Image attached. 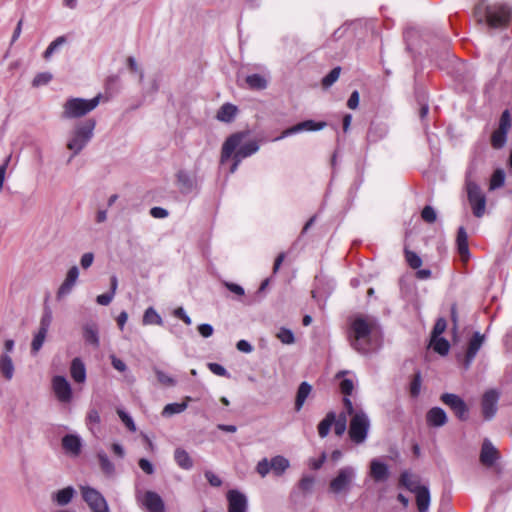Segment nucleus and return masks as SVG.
Returning a JSON list of instances; mask_svg holds the SVG:
<instances>
[{"label": "nucleus", "mask_w": 512, "mask_h": 512, "mask_svg": "<svg viewBox=\"0 0 512 512\" xmlns=\"http://www.w3.org/2000/svg\"><path fill=\"white\" fill-rule=\"evenodd\" d=\"M348 337L352 348L361 354L377 351L382 342L377 320L368 315H356L351 320Z\"/></svg>", "instance_id": "f257e3e1"}, {"label": "nucleus", "mask_w": 512, "mask_h": 512, "mask_svg": "<svg viewBox=\"0 0 512 512\" xmlns=\"http://www.w3.org/2000/svg\"><path fill=\"white\" fill-rule=\"evenodd\" d=\"M343 405L350 417L348 429L350 440L355 444L364 443L371 426L368 415L362 408L354 406L349 398H343Z\"/></svg>", "instance_id": "f03ea898"}, {"label": "nucleus", "mask_w": 512, "mask_h": 512, "mask_svg": "<svg viewBox=\"0 0 512 512\" xmlns=\"http://www.w3.org/2000/svg\"><path fill=\"white\" fill-rule=\"evenodd\" d=\"M246 133L238 132L229 136L223 143L221 150V163H225L231 158L233 154L237 155L238 158L244 159L256 153L259 149V145L256 141H249L242 144Z\"/></svg>", "instance_id": "7ed1b4c3"}, {"label": "nucleus", "mask_w": 512, "mask_h": 512, "mask_svg": "<svg viewBox=\"0 0 512 512\" xmlns=\"http://www.w3.org/2000/svg\"><path fill=\"white\" fill-rule=\"evenodd\" d=\"M95 126L96 121L94 119L78 122L74 126L67 141V149L71 150L73 155L79 154L90 142L94 135Z\"/></svg>", "instance_id": "20e7f679"}, {"label": "nucleus", "mask_w": 512, "mask_h": 512, "mask_svg": "<svg viewBox=\"0 0 512 512\" xmlns=\"http://www.w3.org/2000/svg\"><path fill=\"white\" fill-rule=\"evenodd\" d=\"M101 94L92 99L69 98L63 105L62 118L75 119L87 115L93 111L100 103Z\"/></svg>", "instance_id": "39448f33"}, {"label": "nucleus", "mask_w": 512, "mask_h": 512, "mask_svg": "<svg viewBox=\"0 0 512 512\" xmlns=\"http://www.w3.org/2000/svg\"><path fill=\"white\" fill-rule=\"evenodd\" d=\"M472 173V166H470L466 173L465 186L467 190L468 201L469 204L471 205L473 215L477 218H480L485 214L486 196L482 192L479 185L476 184L471 179Z\"/></svg>", "instance_id": "423d86ee"}, {"label": "nucleus", "mask_w": 512, "mask_h": 512, "mask_svg": "<svg viewBox=\"0 0 512 512\" xmlns=\"http://www.w3.org/2000/svg\"><path fill=\"white\" fill-rule=\"evenodd\" d=\"M356 479V470L352 466H344L340 468L329 482V490L333 494L347 495L353 487Z\"/></svg>", "instance_id": "0eeeda50"}, {"label": "nucleus", "mask_w": 512, "mask_h": 512, "mask_svg": "<svg viewBox=\"0 0 512 512\" xmlns=\"http://www.w3.org/2000/svg\"><path fill=\"white\" fill-rule=\"evenodd\" d=\"M511 17V9L505 4H494L486 7V21L492 28L505 27Z\"/></svg>", "instance_id": "6e6552de"}, {"label": "nucleus", "mask_w": 512, "mask_h": 512, "mask_svg": "<svg viewBox=\"0 0 512 512\" xmlns=\"http://www.w3.org/2000/svg\"><path fill=\"white\" fill-rule=\"evenodd\" d=\"M52 391L56 399L62 404H69L73 399V390L70 382L61 375H56L51 380Z\"/></svg>", "instance_id": "1a4fd4ad"}, {"label": "nucleus", "mask_w": 512, "mask_h": 512, "mask_svg": "<svg viewBox=\"0 0 512 512\" xmlns=\"http://www.w3.org/2000/svg\"><path fill=\"white\" fill-rule=\"evenodd\" d=\"M511 127V116L508 110H505L500 119L499 125L491 135V146L494 149H501L507 141V133Z\"/></svg>", "instance_id": "9d476101"}, {"label": "nucleus", "mask_w": 512, "mask_h": 512, "mask_svg": "<svg viewBox=\"0 0 512 512\" xmlns=\"http://www.w3.org/2000/svg\"><path fill=\"white\" fill-rule=\"evenodd\" d=\"M440 400L451 409L459 420H467L469 409L465 401L460 396L452 393H444L441 395Z\"/></svg>", "instance_id": "9b49d317"}, {"label": "nucleus", "mask_w": 512, "mask_h": 512, "mask_svg": "<svg viewBox=\"0 0 512 512\" xmlns=\"http://www.w3.org/2000/svg\"><path fill=\"white\" fill-rule=\"evenodd\" d=\"M81 492L84 501L93 512H109L106 500L97 490L83 486Z\"/></svg>", "instance_id": "f8f14e48"}, {"label": "nucleus", "mask_w": 512, "mask_h": 512, "mask_svg": "<svg viewBox=\"0 0 512 512\" xmlns=\"http://www.w3.org/2000/svg\"><path fill=\"white\" fill-rule=\"evenodd\" d=\"M498 399L499 394L496 390H489L483 395L481 408L485 419L489 420L496 414Z\"/></svg>", "instance_id": "ddd939ff"}, {"label": "nucleus", "mask_w": 512, "mask_h": 512, "mask_svg": "<svg viewBox=\"0 0 512 512\" xmlns=\"http://www.w3.org/2000/svg\"><path fill=\"white\" fill-rule=\"evenodd\" d=\"M228 512H247L248 502L246 496L237 491L230 490L227 493Z\"/></svg>", "instance_id": "4468645a"}, {"label": "nucleus", "mask_w": 512, "mask_h": 512, "mask_svg": "<svg viewBox=\"0 0 512 512\" xmlns=\"http://www.w3.org/2000/svg\"><path fill=\"white\" fill-rule=\"evenodd\" d=\"M499 457V451L495 448L490 440L485 439L481 447L480 462L486 467H491L499 459Z\"/></svg>", "instance_id": "2eb2a0df"}, {"label": "nucleus", "mask_w": 512, "mask_h": 512, "mask_svg": "<svg viewBox=\"0 0 512 512\" xmlns=\"http://www.w3.org/2000/svg\"><path fill=\"white\" fill-rule=\"evenodd\" d=\"M78 276H79V270L76 266H73L68 270L65 280L63 281V283L61 284V286L59 287V289L57 291V294H56L57 299L60 300V299L64 298L65 296H67L68 294H70L74 285L77 282Z\"/></svg>", "instance_id": "dca6fc26"}, {"label": "nucleus", "mask_w": 512, "mask_h": 512, "mask_svg": "<svg viewBox=\"0 0 512 512\" xmlns=\"http://www.w3.org/2000/svg\"><path fill=\"white\" fill-rule=\"evenodd\" d=\"M484 340V335H481L479 332L474 333V335L469 341L468 348L466 351L464 360L465 368H468L471 365L472 361L474 360L475 356L477 355L478 351L483 345Z\"/></svg>", "instance_id": "f3484780"}, {"label": "nucleus", "mask_w": 512, "mask_h": 512, "mask_svg": "<svg viewBox=\"0 0 512 512\" xmlns=\"http://www.w3.org/2000/svg\"><path fill=\"white\" fill-rule=\"evenodd\" d=\"M62 447L67 454L77 457L82 450V440L78 435L67 434L62 438Z\"/></svg>", "instance_id": "a211bd4d"}, {"label": "nucleus", "mask_w": 512, "mask_h": 512, "mask_svg": "<svg viewBox=\"0 0 512 512\" xmlns=\"http://www.w3.org/2000/svg\"><path fill=\"white\" fill-rule=\"evenodd\" d=\"M326 126L325 122H314L313 120H306L301 123H298L288 129H286L283 133L281 138L287 137L289 135L299 133L301 131H316L321 130ZM280 139V137L278 138Z\"/></svg>", "instance_id": "6ab92c4d"}, {"label": "nucleus", "mask_w": 512, "mask_h": 512, "mask_svg": "<svg viewBox=\"0 0 512 512\" xmlns=\"http://www.w3.org/2000/svg\"><path fill=\"white\" fill-rule=\"evenodd\" d=\"M141 502L148 512H164V502L162 498L153 491L145 492Z\"/></svg>", "instance_id": "aec40b11"}, {"label": "nucleus", "mask_w": 512, "mask_h": 512, "mask_svg": "<svg viewBox=\"0 0 512 512\" xmlns=\"http://www.w3.org/2000/svg\"><path fill=\"white\" fill-rule=\"evenodd\" d=\"M70 376L77 384H84L87 378L86 366L83 360L75 357L70 363Z\"/></svg>", "instance_id": "412c9836"}, {"label": "nucleus", "mask_w": 512, "mask_h": 512, "mask_svg": "<svg viewBox=\"0 0 512 512\" xmlns=\"http://www.w3.org/2000/svg\"><path fill=\"white\" fill-rule=\"evenodd\" d=\"M448 421L446 412L440 407H433L426 413V422L431 427H442Z\"/></svg>", "instance_id": "4be33fe9"}, {"label": "nucleus", "mask_w": 512, "mask_h": 512, "mask_svg": "<svg viewBox=\"0 0 512 512\" xmlns=\"http://www.w3.org/2000/svg\"><path fill=\"white\" fill-rule=\"evenodd\" d=\"M399 485L405 487L407 490H409L412 493L417 492L421 488H424L425 486L420 484V479L418 476L408 472L404 471L400 475L399 479Z\"/></svg>", "instance_id": "5701e85b"}, {"label": "nucleus", "mask_w": 512, "mask_h": 512, "mask_svg": "<svg viewBox=\"0 0 512 512\" xmlns=\"http://www.w3.org/2000/svg\"><path fill=\"white\" fill-rule=\"evenodd\" d=\"M370 476L376 481H384L389 476L388 467L378 459H373L370 462Z\"/></svg>", "instance_id": "b1692460"}, {"label": "nucleus", "mask_w": 512, "mask_h": 512, "mask_svg": "<svg viewBox=\"0 0 512 512\" xmlns=\"http://www.w3.org/2000/svg\"><path fill=\"white\" fill-rule=\"evenodd\" d=\"M269 77L265 74H251L246 76L245 83L251 90H264L268 86Z\"/></svg>", "instance_id": "393cba45"}, {"label": "nucleus", "mask_w": 512, "mask_h": 512, "mask_svg": "<svg viewBox=\"0 0 512 512\" xmlns=\"http://www.w3.org/2000/svg\"><path fill=\"white\" fill-rule=\"evenodd\" d=\"M457 249L463 261H466L469 258V248H468V235L464 227H460L457 232Z\"/></svg>", "instance_id": "a878e982"}, {"label": "nucleus", "mask_w": 512, "mask_h": 512, "mask_svg": "<svg viewBox=\"0 0 512 512\" xmlns=\"http://www.w3.org/2000/svg\"><path fill=\"white\" fill-rule=\"evenodd\" d=\"M14 363L12 358L7 353H2L0 356V373L6 380H11L14 376Z\"/></svg>", "instance_id": "bb28decb"}, {"label": "nucleus", "mask_w": 512, "mask_h": 512, "mask_svg": "<svg viewBox=\"0 0 512 512\" xmlns=\"http://www.w3.org/2000/svg\"><path fill=\"white\" fill-rule=\"evenodd\" d=\"M83 338L87 344L95 348L99 347V332L96 324H86L83 327Z\"/></svg>", "instance_id": "cd10ccee"}, {"label": "nucleus", "mask_w": 512, "mask_h": 512, "mask_svg": "<svg viewBox=\"0 0 512 512\" xmlns=\"http://www.w3.org/2000/svg\"><path fill=\"white\" fill-rule=\"evenodd\" d=\"M419 512H427L430 506V492L427 486L414 493Z\"/></svg>", "instance_id": "c85d7f7f"}, {"label": "nucleus", "mask_w": 512, "mask_h": 512, "mask_svg": "<svg viewBox=\"0 0 512 512\" xmlns=\"http://www.w3.org/2000/svg\"><path fill=\"white\" fill-rule=\"evenodd\" d=\"M75 494V490L73 487L68 486L61 490H58L56 493L52 495L53 501H55L60 506H65L71 502Z\"/></svg>", "instance_id": "c756f323"}, {"label": "nucleus", "mask_w": 512, "mask_h": 512, "mask_svg": "<svg viewBox=\"0 0 512 512\" xmlns=\"http://www.w3.org/2000/svg\"><path fill=\"white\" fill-rule=\"evenodd\" d=\"M237 110L238 109L235 105L226 103L220 107V109L217 112L216 118L221 122L229 123L235 118Z\"/></svg>", "instance_id": "7c9ffc66"}, {"label": "nucleus", "mask_w": 512, "mask_h": 512, "mask_svg": "<svg viewBox=\"0 0 512 512\" xmlns=\"http://www.w3.org/2000/svg\"><path fill=\"white\" fill-rule=\"evenodd\" d=\"M174 459L177 465L185 470H190L193 467V460L188 452L182 448H177L174 452Z\"/></svg>", "instance_id": "2f4dec72"}, {"label": "nucleus", "mask_w": 512, "mask_h": 512, "mask_svg": "<svg viewBox=\"0 0 512 512\" xmlns=\"http://www.w3.org/2000/svg\"><path fill=\"white\" fill-rule=\"evenodd\" d=\"M191 400H192L191 397L186 396L182 403H170V404H167L164 407L163 411H162V415L165 416V417H169V416H172L174 414L182 413L183 411L186 410V408L188 406V402L191 401Z\"/></svg>", "instance_id": "473e14b6"}, {"label": "nucleus", "mask_w": 512, "mask_h": 512, "mask_svg": "<svg viewBox=\"0 0 512 512\" xmlns=\"http://www.w3.org/2000/svg\"><path fill=\"white\" fill-rule=\"evenodd\" d=\"M312 387L307 382H302L298 388L296 400H295V410L300 411L309 396Z\"/></svg>", "instance_id": "72a5a7b5"}, {"label": "nucleus", "mask_w": 512, "mask_h": 512, "mask_svg": "<svg viewBox=\"0 0 512 512\" xmlns=\"http://www.w3.org/2000/svg\"><path fill=\"white\" fill-rule=\"evenodd\" d=\"M97 459L99 462L100 469L104 474H106L108 476H111L114 474L115 466L110 461L107 454L103 450H100L97 452Z\"/></svg>", "instance_id": "f704fd0d"}, {"label": "nucleus", "mask_w": 512, "mask_h": 512, "mask_svg": "<svg viewBox=\"0 0 512 512\" xmlns=\"http://www.w3.org/2000/svg\"><path fill=\"white\" fill-rule=\"evenodd\" d=\"M335 422V413L329 412L326 414L323 420L320 421L318 424V434L321 438L326 437L329 434V431L331 427L333 426V423Z\"/></svg>", "instance_id": "c9c22d12"}, {"label": "nucleus", "mask_w": 512, "mask_h": 512, "mask_svg": "<svg viewBox=\"0 0 512 512\" xmlns=\"http://www.w3.org/2000/svg\"><path fill=\"white\" fill-rule=\"evenodd\" d=\"M271 470L277 476L282 475L289 467V461L283 456H275L270 460Z\"/></svg>", "instance_id": "e433bc0d"}, {"label": "nucleus", "mask_w": 512, "mask_h": 512, "mask_svg": "<svg viewBox=\"0 0 512 512\" xmlns=\"http://www.w3.org/2000/svg\"><path fill=\"white\" fill-rule=\"evenodd\" d=\"M347 416L346 410L338 417L335 415V422L333 423L334 432L337 436H342L347 429Z\"/></svg>", "instance_id": "4c0bfd02"}, {"label": "nucleus", "mask_w": 512, "mask_h": 512, "mask_svg": "<svg viewBox=\"0 0 512 512\" xmlns=\"http://www.w3.org/2000/svg\"><path fill=\"white\" fill-rule=\"evenodd\" d=\"M48 331L38 329V332L34 335V338L31 343V353L37 354L39 350L42 348L44 341L46 339Z\"/></svg>", "instance_id": "58836bf2"}, {"label": "nucleus", "mask_w": 512, "mask_h": 512, "mask_svg": "<svg viewBox=\"0 0 512 512\" xmlns=\"http://www.w3.org/2000/svg\"><path fill=\"white\" fill-rule=\"evenodd\" d=\"M163 321L160 315L155 311L154 308L149 307L146 309L144 316H143V324L145 325H162Z\"/></svg>", "instance_id": "ea45409f"}, {"label": "nucleus", "mask_w": 512, "mask_h": 512, "mask_svg": "<svg viewBox=\"0 0 512 512\" xmlns=\"http://www.w3.org/2000/svg\"><path fill=\"white\" fill-rule=\"evenodd\" d=\"M431 345L441 355H446L450 348L449 342L442 337H432Z\"/></svg>", "instance_id": "a19ab883"}, {"label": "nucleus", "mask_w": 512, "mask_h": 512, "mask_svg": "<svg viewBox=\"0 0 512 512\" xmlns=\"http://www.w3.org/2000/svg\"><path fill=\"white\" fill-rule=\"evenodd\" d=\"M405 260L412 269H418L422 265L421 257L415 252L405 249L404 250Z\"/></svg>", "instance_id": "79ce46f5"}, {"label": "nucleus", "mask_w": 512, "mask_h": 512, "mask_svg": "<svg viewBox=\"0 0 512 512\" xmlns=\"http://www.w3.org/2000/svg\"><path fill=\"white\" fill-rule=\"evenodd\" d=\"M66 41L67 39L65 36H59L52 41L43 53L44 59L48 60L61 45L66 43Z\"/></svg>", "instance_id": "37998d69"}, {"label": "nucleus", "mask_w": 512, "mask_h": 512, "mask_svg": "<svg viewBox=\"0 0 512 512\" xmlns=\"http://www.w3.org/2000/svg\"><path fill=\"white\" fill-rule=\"evenodd\" d=\"M504 181H505L504 171L501 169H497L496 171H494V173L491 176L489 189L495 190L497 188H500L501 186H503Z\"/></svg>", "instance_id": "c03bdc74"}, {"label": "nucleus", "mask_w": 512, "mask_h": 512, "mask_svg": "<svg viewBox=\"0 0 512 512\" xmlns=\"http://www.w3.org/2000/svg\"><path fill=\"white\" fill-rule=\"evenodd\" d=\"M88 428L94 432V426L100 423V415L96 409H90L86 417Z\"/></svg>", "instance_id": "a18cd8bd"}, {"label": "nucleus", "mask_w": 512, "mask_h": 512, "mask_svg": "<svg viewBox=\"0 0 512 512\" xmlns=\"http://www.w3.org/2000/svg\"><path fill=\"white\" fill-rule=\"evenodd\" d=\"M154 372H155V375L157 377V380L162 384V385H165V386H174L176 384V381L173 377L169 376L168 374H166L165 372L159 370V369H154Z\"/></svg>", "instance_id": "49530a36"}, {"label": "nucleus", "mask_w": 512, "mask_h": 512, "mask_svg": "<svg viewBox=\"0 0 512 512\" xmlns=\"http://www.w3.org/2000/svg\"><path fill=\"white\" fill-rule=\"evenodd\" d=\"M276 336L283 344H292L295 340L292 331L286 328H281Z\"/></svg>", "instance_id": "de8ad7c7"}, {"label": "nucleus", "mask_w": 512, "mask_h": 512, "mask_svg": "<svg viewBox=\"0 0 512 512\" xmlns=\"http://www.w3.org/2000/svg\"><path fill=\"white\" fill-rule=\"evenodd\" d=\"M339 75H340V68L339 67H336L334 69H332L328 75H326L323 79H322V85L324 87H329L331 86L334 82H336L339 78Z\"/></svg>", "instance_id": "09e8293b"}, {"label": "nucleus", "mask_w": 512, "mask_h": 512, "mask_svg": "<svg viewBox=\"0 0 512 512\" xmlns=\"http://www.w3.org/2000/svg\"><path fill=\"white\" fill-rule=\"evenodd\" d=\"M117 414H118L119 418L121 419V421L125 424V426L130 431H132V432L136 431L135 423H134L132 417L128 413H126L125 411H123L121 409H118Z\"/></svg>", "instance_id": "8fccbe9b"}, {"label": "nucleus", "mask_w": 512, "mask_h": 512, "mask_svg": "<svg viewBox=\"0 0 512 512\" xmlns=\"http://www.w3.org/2000/svg\"><path fill=\"white\" fill-rule=\"evenodd\" d=\"M177 181L185 189H191L193 186L190 175L185 171H179L177 173Z\"/></svg>", "instance_id": "3c124183"}, {"label": "nucleus", "mask_w": 512, "mask_h": 512, "mask_svg": "<svg viewBox=\"0 0 512 512\" xmlns=\"http://www.w3.org/2000/svg\"><path fill=\"white\" fill-rule=\"evenodd\" d=\"M422 219L427 223H433L436 221L437 214L433 207L425 206L421 212Z\"/></svg>", "instance_id": "603ef678"}, {"label": "nucleus", "mask_w": 512, "mask_h": 512, "mask_svg": "<svg viewBox=\"0 0 512 512\" xmlns=\"http://www.w3.org/2000/svg\"><path fill=\"white\" fill-rule=\"evenodd\" d=\"M51 79H52V75L50 73H48V72L39 73L34 77L32 84L34 87L46 85L51 81Z\"/></svg>", "instance_id": "864d4df0"}, {"label": "nucleus", "mask_w": 512, "mask_h": 512, "mask_svg": "<svg viewBox=\"0 0 512 512\" xmlns=\"http://www.w3.org/2000/svg\"><path fill=\"white\" fill-rule=\"evenodd\" d=\"M421 388V375L420 373H416L410 383V394L413 397L418 396Z\"/></svg>", "instance_id": "5fc2aeb1"}, {"label": "nucleus", "mask_w": 512, "mask_h": 512, "mask_svg": "<svg viewBox=\"0 0 512 512\" xmlns=\"http://www.w3.org/2000/svg\"><path fill=\"white\" fill-rule=\"evenodd\" d=\"M256 471L262 477H265L270 471H272L270 461L267 458H264L261 461H259L256 466Z\"/></svg>", "instance_id": "6e6d98bb"}, {"label": "nucleus", "mask_w": 512, "mask_h": 512, "mask_svg": "<svg viewBox=\"0 0 512 512\" xmlns=\"http://www.w3.org/2000/svg\"><path fill=\"white\" fill-rule=\"evenodd\" d=\"M339 386L341 392L345 395L346 398H348L347 396H349L354 389L353 380L348 378L342 379Z\"/></svg>", "instance_id": "4d7b16f0"}, {"label": "nucleus", "mask_w": 512, "mask_h": 512, "mask_svg": "<svg viewBox=\"0 0 512 512\" xmlns=\"http://www.w3.org/2000/svg\"><path fill=\"white\" fill-rule=\"evenodd\" d=\"M208 368L213 374L217 376L229 377L227 370L218 363H208Z\"/></svg>", "instance_id": "13d9d810"}, {"label": "nucleus", "mask_w": 512, "mask_h": 512, "mask_svg": "<svg viewBox=\"0 0 512 512\" xmlns=\"http://www.w3.org/2000/svg\"><path fill=\"white\" fill-rule=\"evenodd\" d=\"M446 326V320L443 318H439L434 325L432 337H440V335L445 331Z\"/></svg>", "instance_id": "bf43d9fd"}, {"label": "nucleus", "mask_w": 512, "mask_h": 512, "mask_svg": "<svg viewBox=\"0 0 512 512\" xmlns=\"http://www.w3.org/2000/svg\"><path fill=\"white\" fill-rule=\"evenodd\" d=\"M314 484L313 476H303L299 482V488L305 492L310 491Z\"/></svg>", "instance_id": "052dcab7"}, {"label": "nucleus", "mask_w": 512, "mask_h": 512, "mask_svg": "<svg viewBox=\"0 0 512 512\" xmlns=\"http://www.w3.org/2000/svg\"><path fill=\"white\" fill-rule=\"evenodd\" d=\"M52 321V315L49 310H46L40 320L39 329L48 331Z\"/></svg>", "instance_id": "680f3d73"}, {"label": "nucleus", "mask_w": 512, "mask_h": 512, "mask_svg": "<svg viewBox=\"0 0 512 512\" xmlns=\"http://www.w3.org/2000/svg\"><path fill=\"white\" fill-rule=\"evenodd\" d=\"M111 364L113 368L121 373L125 372L127 370V366L125 362L119 358H117L115 355H111Z\"/></svg>", "instance_id": "e2e57ef3"}, {"label": "nucleus", "mask_w": 512, "mask_h": 512, "mask_svg": "<svg viewBox=\"0 0 512 512\" xmlns=\"http://www.w3.org/2000/svg\"><path fill=\"white\" fill-rule=\"evenodd\" d=\"M127 66L131 72L139 73L140 81L143 79V72L140 70L134 57L130 56L127 58Z\"/></svg>", "instance_id": "0e129e2a"}, {"label": "nucleus", "mask_w": 512, "mask_h": 512, "mask_svg": "<svg viewBox=\"0 0 512 512\" xmlns=\"http://www.w3.org/2000/svg\"><path fill=\"white\" fill-rule=\"evenodd\" d=\"M94 261V255L91 252L82 255L80 264L83 269H88Z\"/></svg>", "instance_id": "69168bd1"}, {"label": "nucleus", "mask_w": 512, "mask_h": 512, "mask_svg": "<svg viewBox=\"0 0 512 512\" xmlns=\"http://www.w3.org/2000/svg\"><path fill=\"white\" fill-rule=\"evenodd\" d=\"M174 315L181 319L186 325H191V318L186 314L182 307H178L174 310Z\"/></svg>", "instance_id": "338daca9"}, {"label": "nucleus", "mask_w": 512, "mask_h": 512, "mask_svg": "<svg viewBox=\"0 0 512 512\" xmlns=\"http://www.w3.org/2000/svg\"><path fill=\"white\" fill-rule=\"evenodd\" d=\"M139 467L146 473V474H153L154 472V467L152 465V463L145 459V458H142L139 460Z\"/></svg>", "instance_id": "774afa93"}]
</instances>
